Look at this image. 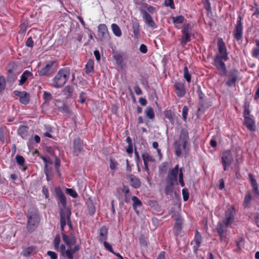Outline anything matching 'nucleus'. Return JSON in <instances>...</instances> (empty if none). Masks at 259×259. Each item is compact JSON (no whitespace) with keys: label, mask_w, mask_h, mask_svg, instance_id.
Returning a JSON list of instances; mask_svg holds the SVG:
<instances>
[{"label":"nucleus","mask_w":259,"mask_h":259,"mask_svg":"<svg viewBox=\"0 0 259 259\" xmlns=\"http://www.w3.org/2000/svg\"><path fill=\"white\" fill-rule=\"evenodd\" d=\"M219 53L213 59V65L219 70L220 74L223 76L226 75V67L225 62L229 59L227 48L222 39H219L218 41Z\"/></svg>","instance_id":"obj_1"},{"label":"nucleus","mask_w":259,"mask_h":259,"mask_svg":"<svg viewBox=\"0 0 259 259\" xmlns=\"http://www.w3.org/2000/svg\"><path fill=\"white\" fill-rule=\"evenodd\" d=\"M176 155L180 157L183 152H186L189 146V138L187 130H181L179 140L174 143Z\"/></svg>","instance_id":"obj_2"},{"label":"nucleus","mask_w":259,"mask_h":259,"mask_svg":"<svg viewBox=\"0 0 259 259\" xmlns=\"http://www.w3.org/2000/svg\"><path fill=\"white\" fill-rule=\"evenodd\" d=\"M70 75V69L68 67L59 70L52 80L51 85L55 88L62 87L69 79Z\"/></svg>","instance_id":"obj_3"},{"label":"nucleus","mask_w":259,"mask_h":259,"mask_svg":"<svg viewBox=\"0 0 259 259\" xmlns=\"http://www.w3.org/2000/svg\"><path fill=\"white\" fill-rule=\"evenodd\" d=\"M182 36L180 39L181 45L185 46L191 40L192 36L191 28L189 24H185L182 29Z\"/></svg>","instance_id":"obj_4"},{"label":"nucleus","mask_w":259,"mask_h":259,"mask_svg":"<svg viewBox=\"0 0 259 259\" xmlns=\"http://www.w3.org/2000/svg\"><path fill=\"white\" fill-rule=\"evenodd\" d=\"M60 225L62 230H64V227L68 225L70 228L72 227L70 221L71 212L69 210H63L60 209Z\"/></svg>","instance_id":"obj_5"},{"label":"nucleus","mask_w":259,"mask_h":259,"mask_svg":"<svg viewBox=\"0 0 259 259\" xmlns=\"http://www.w3.org/2000/svg\"><path fill=\"white\" fill-rule=\"evenodd\" d=\"M240 79L239 72L237 69H233L228 73V80L226 84L229 87L235 86L236 82Z\"/></svg>","instance_id":"obj_6"},{"label":"nucleus","mask_w":259,"mask_h":259,"mask_svg":"<svg viewBox=\"0 0 259 259\" xmlns=\"http://www.w3.org/2000/svg\"><path fill=\"white\" fill-rule=\"evenodd\" d=\"M221 159L224 170L226 171L233 162V156L231 151L230 150L224 151Z\"/></svg>","instance_id":"obj_7"},{"label":"nucleus","mask_w":259,"mask_h":259,"mask_svg":"<svg viewBox=\"0 0 259 259\" xmlns=\"http://www.w3.org/2000/svg\"><path fill=\"white\" fill-rule=\"evenodd\" d=\"M242 18L239 16L233 32L234 37L237 40H241L243 35V26L241 22Z\"/></svg>","instance_id":"obj_8"},{"label":"nucleus","mask_w":259,"mask_h":259,"mask_svg":"<svg viewBox=\"0 0 259 259\" xmlns=\"http://www.w3.org/2000/svg\"><path fill=\"white\" fill-rule=\"evenodd\" d=\"M140 13L143 15V19L144 22L152 29H155L157 28V26L153 20L151 16L149 14L147 11L144 9H141Z\"/></svg>","instance_id":"obj_9"},{"label":"nucleus","mask_w":259,"mask_h":259,"mask_svg":"<svg viewBox=\"0 0 259 259\" xmlns=\"http://www.w3.org/2000/svg\"><path fill=\"white\" fill-rule=\"evenodd\" d=\"M14 94L19 97V100L21 104L27 105L30 101L29 94L25 91H14Z\"/></svg>","instance_id":"obj_10"},{"label":"nucleus","mask_w":259,"mask_h":259,"mask_svg":"<svg viewBox=\"0 0 259 259\" xmlns=\"http://www.w3.org/2000/svg\"><path fill=\"white\" fill-rule=\"evenodd\" d=\"M38 224V218L35 214H32L28 217L27 225V229L28 231L32 232L37 226Z\"/></svg>","instance_id":"obj_11"},{"label":"nucleus","mask_w":259,"mask_h":259,"mask_svg":"<svg viewBox=\"0 0 259 259\" xmlns=\"http://www.w3.org/2000/svg\"><path fill=\"white\" fill-rule=\"evenodd\" d=\"M234 221V210L233 208H228L225 212L223 223L226 227H228Z\"/></svg>","instance_id":"obj_12"},{"label":"nucleus","mask_w":259,"mask_h":259,"mask_svg":"<svg viewBox=\"0 0 259 259\" xmlns=\"http://www.w3.org/2000/svg\"><path fill=\"white\" fill-rule=\"evenodd\" d=\"M98 36L101 40L109 38V34L106 25L100 24L98 27Z\"/></svg>","instance_id":"obj_13"},{"label":"nucleus","mask_w":259,"mask_h":259,"mask_svg":"<svg viewBox=\"0 0 259 259\" xmlns=\"http://www.w3.org/2000/svg\"><path fill=\"white\" fill-rule=\"evenodd\" d=\"M179 165H176L174 168L169 171L167 177V182L175 183L177 181L178 175H179Z\"/></svg>","instance_id":"obj_14"},{"label":"nucleus","mask_w":259,"mask_h":259,"mask_svg":"<svg viewBox=\"0 0 259 259\" xmlns=\"http://www.w3.org/2000/svg\"><path fill=\"white\" fill-rule=\"evenodd\" d=\"M175 93L179 97H184L186 94V89L184 83L182 82L177 81L174 84Z\"/></svg>","instance_id":"obj_15"},{"label":"nucleus","mask_w":259,"mask_h":259,"mask_svg":"<svg viewBox=\"0 0 259 259\" xmlns=\"http://www.w3.org/2000/svg\"><path fill=\"white\" fill-rule=\"evenodd\" d=\"M227 227L224 223H223L221 222H219L217 225L216 230L220 236L221 241H223L226 238L225 232L226 231Z\"/></svg>","instance_id":"obj_16"},{"label":"nucleus","mask_w":259,"mask_h":259,"mask_svg":"<svg viewBox=\"0 0 259 259\" xmlns=\"http://www.w3.org/2000/svg\"><path fill=\"white\" fill-rule=\"evenodd\" d=\"M54 62L48 63L44 67L39 71V74L41 76L47 75L53 71Z\"/></svg>","instance_id":"obj_17"},{"label":"nucleus","mask_w":259,"mask_h":259,"mask_svg":"<svg viewBox=\"0 0 259 259\" xmlns=\"http://www.w3.org/2000/svg\"><path fill=\"white\" fill-rule=\"evenodd\" d=\"M55 192L57 197L59 200V202L63 207H65L66 204V198L61 188L60 187H56L55 189Z\"/></svg>","instance_id":"obj_18"},{"label":"nucleus","mask_w":259,"mask_h":259,"mask_svg":"<svg viewBox=\"0 0 259 259\" xmlns=\"http://www.w3.org/2000/svg\"><path fill=\"white\" fill-rule=\"evenodd\" d=\"M62 239L63 241L69 247H71L76 243V238L73 235L68 236L65 234H63Z\"/></svg>","instance_id":"obj_19"},{"label":"nucleus","mask_w":259,"mask_h":259,"mask_svg":"<svg viewBox=\"0 0 259 259\" xmlns=\"http://www.w3.org/2000/svg\"><path fill=\"white\" fill-rule=\"evenodd\" d=\"M142 156L144 161L145 169L146 171H148V163L149 162H153L154 159L152 156L149 155L147 153H143Z\"/></svg>","instance_id":"obj_20"},{"label":"nucleus","mask_w":259,"mask_h":259,"mask_svg":"<svg viewBox=\"0 0 259 259\" xmlns=\"http://www.w3.org/2000/svg\"><path fill=\"white\" fill-rule=\"evenodd\" d=\"M32 76V73L28 71H25L21 76L20 79L19 80V84L23 85L28 79H31Z\"/></svg>","instance_id":"obj_21"},{"label":"nucleus","mask_w":259,"mask_h":259,"mask_svg":"<svg viewBox=\"0 0 259 259\" xmlns=\"http://www.w3.org/2000/svg\"><path fill=\"white\" fill-rule=\"evenodd\" d=\"M133 201V207L135 211L138 214L139 213V208H141L142 206L141 201L136 196H133L132 197Z\"/></svg>","instance_id":"obj_22"},{"label":"nucleus","mask_w":259,"mask_h":259,"mask_svg":"<svg viewBox=\"0 0 259 259\" xmlns=\"http://www.w3.org/2000/svg\"><path fill=\"white\" fill-rule=\"evenodd\" d=\"M244 124L250 131H254L255 130V122L252 118L246 117L244 118Z\"/></svg>","instance_id":"obj_23"},{"label":"nucleus","mask_w":259,"mask_h":259,"mask_svg":"<svg viewBox=\"0 0 259 259\" xmlns=\"http://www.w3.org/2000/svg\"><path fill=\"white\" fill-rule=\"evenodd\" d=\"M108 230L105 226H103L100 229L99 239L101 242L106 241L107 239Z\"/></svg>","instance_id":"obj_24"},{"label":"nucleus","mask_w":259,"mask_h":259,"mask_svg":"<svg viewBox=\"0 0 259 259\" xmlns=\"http://www.w3.org/2000/svg\"><path fill=\"white\" fill-rule=\"evenodd\" d=\"M128 179L132 187L135 188H138L140 187L141 185V182L138 178L136 177L134 175H131L129 176Z\"/></svg>","instance_id":"obj_25"},{"label":"nucleus","mask_w":259,"mask_h":259,"mask_svg":"<svg viewBox=\"0 0 259 259\" xmlns=\"http://www.w3.org/2000/svg\"><path fill=\"white\" fill-rule=\"evenodd\" d=\"M132 28L133 30L134 37L136 38H138L140 35V25L137 20L133 21Z\"/></svg>","instance_id":"obj_26"},{"label":"nucleus","mask_w":259,"mask_h":259,"mask_svg":"<svg viewBox=\"0 0 259 259\" xmlns=\"http://www.w3.org/2000/svg\"><path fill=\"white\" fill-rule=\"evenodd\" d=\"M202 240V237L201 234L198 231L195 232V239L193 241L194 243H195L194 247L197 249L200 246Z\"/></svg>","instance_id":"obj_27"},{"label":"nucleus","mask_w":259,"mask_h":259,"mask_svg":"<svg viewBox=\"0 0 259 259\" xmlns=\"http://www.w3.org/2000/svg\"><path fill=\"white\" fill-rule=\"evenodd\" d=\"M111 28L113 34L117 37H120L122 35V32L119 27L115 23L111 24Z\"/></svg>","instance_id":"obj_28"},{"label":"nucleus","mask_w":259,"mask_h":259,"mask_svg":"<svg viewBox=\"0 0 259 259\" xmlns=\"http://www.w3.org/2000/svg\"><path fill=\"white\" fill-rule=\"evenodd\" d=\"M36 249V247L35 246H31L25 248L23 250V255L25 256H29L30 254L34 252Z\"/></svg>","instance_id":"obj_29"},{"label":"nucleus","mask_w":259,"mask_h":259,"mask_svg":"<svg viewBox=\"0 0 259 259\" xmlns=\"http://www.w3.org/2000/svg\"><path fill=\"white\" fill-rule=\"evenodd\" d=\"M252 197L249 192H247L244 197L243 205L245 207H248L250 206Z\"/></svg>","instance_id":"obj_30"},{"label":"nucleus","mask_w":259,"mask_h":259,"mask_svg":"<svg viewBox=\"0 0 259 259\" xmlns=\"http://www.w3.org/2000/svg\"><path fill=\"white\" fill-rule=\"evenodd\" d=\"M74 152L76 154H78L82 149V146L81 144V141L79 139L77 138L74 140Z\"/></svg>","instance_id":"obj_31"},{"label":"nucleus","mask_w":259,"mask_h":259,"mask_svg":"<svg viewBox=\"0 0 259 259\" xmlns=\"http://www.w3.org/2000/svg\"><path fill=\"white\" fill-rule=\"evenodd\" d=\"M18 133L23 139H26L28 135L27 128L25 126L20 127Z\"/></svg>","instance_id":"obj_32"},{"label":"nucleus","mask_w":259,"mask_h":259,"mask_svg":"<svg viewBox=\"0 0 259 259\" xmlns=\"http://www.w3.org/2000/svg\"><path fill=\"white\" fill-rule=\"evenodd\" d=\"M142 9L145 10L149 14H153L156 12V8L147 4H143Z\"/></svg>","instance_id":"obj_33"},{"label":"nucleus","mask_w":259,"mask_h":259,"mask_svg":"<svg viewBox=\"0 0 259 259\" xmlns=\"http://www.w3.org/2000/svg\"><path fill=\"white\" fill-rule=\"evenodd\" d=\"M145 113L147 117L150 119H153L154 118L155 114L153 111V109L152 107H148L145 111Z\"/></svg>","instance_id":"obj_34"},{"label":"nucleus","mask_w":259,"mask_h":259,"mask_svg":"<svg viewBox=\"0 0 259 259\" xmlns=\"http://www.w3.org/2000/svg\"><path fill=\"white\" fill-rule=\"evenodd\" d=\"M174 24L177 26L178 24H180L183 23L184 17L183 16H177L172 18Z\"/></svg>","instance_id":"obj_35"},{"label":"nucleus","mask_w":259,"mask_h":259,"mask_svg":"<svg viewBox=\"0 0 259 259\" xmlns=\"http://www.w3.org/2000/svg\"><path fill=\"white\" fill-rule=\"evenodd\" d=\"M174 184V183H171L170 182H167V185L165 188V194L166 195L169 194L172 191Z\"/></svg>","instance_id":"obj_36"},{"label":"nucleus","mask_w":259,"mask_h":259,"mask_svg":"<svg viewBox=\"0 0 259 259\" xmlns=\"http://www.w3.org/2000/svg\"><path fill=\"white\" fill-rule=\"evenodd\" d=\"M73 92V88L72 87L67 85L65 87L63 90V94L66 96V97H68L71 96L72 93Z\"/></svg>","instance_id":"obj_37"},{"label":"nucleus","mask_w":259,"mask_h":259,"mask_svg":"<svg viewBox=\"0 0 259 259\" xmlns=\"http://www.w3.org/2000/svg\"><path fill=\"white\" fill-rule=\"evenodd\" d=\"M86 73H90L94 70V63L92 61H89L85 65Z\"/></svg>","instance_id":"obj_38"},{"label":"nucleus","mask_w":259,"mask_h":259,"mask_svg":"<svg viewBox=\"0 0 259 259\" xmlns=\"http://www.w3.org/2000/svg\"><path fill=\"white\" fill-rule=\"evenodd\" d=\"M88 207L89 208V212L90 214L93 215L95 212V208L92 200H89L88 202Z\"/></svg>","instance_id":"obj_39"},{"label":"nucleus","mask_w":259,"mask_h":259,"mask_svg":"<svg viewBox=\"0 0 259 259\" xmlns=\"http://www.w3.org/2000/svg\"><path fill=\"white\" fill-rule=\"evenodd\" d=\"M184 77L188 82H190L191 81V76L189 72V70L187 66H185L184 69Z\"/></svg>","instance_id":"obj_40"},{"label":"nucleus","mask_w":259,"mask_h":259,"mask_svg":"<svg viewBox=\"0 0 259 259\" xmlns=\"http://www.w3.org/2000/svg\"><path fill=\"white\" fill-rule=\"evenodd\" d=\"M182 225V220L181 219H177L175 224L174 229L176 230L178 232L180 231L181 226Z\"/></svg>","instance_id":"obj_41"},{"label":"nucleus","mask_w":259,"mask_h":259,"mask_svg":"<svg viewBox=\"0 0 259 259\" xmlns=\"http://www.w3.org/2000/svg\"><path fill=\"white\" fill-rule=\"evenodd\" d=\"M45 130L46 132L44 133V135L45 137H47L50 138H52V136L51 134V133L52 132V127L49 125H45Z\"/></svg>","instance_id":"obj_42"},{"label":"nucleus","mask_w":259,"mask_h":259,"mask_svg":"<svg viewBox=\"0 0 259 259\" xmlns=\"http://www.w3.org/2000/svg\"><path fill=\"white\" fill-rule=\"evenodd\" d=\"M66 192L68 194L74 198H75L78 196L76 192L72 189L67 188L66 189Z\"/></svg>","instance_id":"obj_43"},{"label":"nucleus","mask_w":259,"mask_h":259,"mask_svg":"<svg viewBox=\"0 0 259 259\" xmlns=\"http://www.w3.org/2000/svg\"><path fill=\"white\" fill-rule=\"evenodd\" d=\"M16 162L17 163L21 165V166H23L24 165V163H25V159L24 158V157L21 155H17L16 156Z\"/></svg>","instance_id":"obj_44"},{"label":"nucleus","mask_w":259,"mask_h":259,"mask_svg":"<svg viewBox=\"0 0 259 259\" xmlns=\"http://www.w3.org/2000/svg\"><path fill=\"white\" fill-rule=\"evenodd\" d=\"M54 244L56 249L59 250V247L60 242V237L59 235H57L54 240Z\"/></svg>","instance_id":"obj_45"},{"label":"nucleus","mask_w":259,"mask_h":259,"mask_svg":"<svg viewBox=\"0 0 259 259\" xmlns=\"http://www.w3.org/2000/svg\"><path fill=\"white\" fill-rule=\"evenodd\" d=\"M6 80L4 76H0V93H1L5 88Z\"/></svg>","instance_id":"obj_46"},{"label":"nucleus","mask_w":259,"mask_h":259,"mask_svg":"<svg viewBox=\"0 0 259 259\" xmlns=\"http://www.w3.org/2000/svg\"><path fill=\"white\" fill-rule=\"evenodd\" d=\"M183 198L184 201H187L189 197V194L188 190L186 188H184L182 190Z\"/></svg>","instance_id":"obj_47"},{"label":"nucleus","mask_w":259,"mask_h":259,"mask_svg":"<svg viewBox=\"0 0 259 259\" xmlns=\"http://www.w3.org/2000/svg\"><path fill=\"white\" fill-rule=\"evenodd\" d=\"M179 182L182 187L185 186V183L183 180V174L182 171V168H181L180 169V172H179Z\"/></svg>","instance_id":"obj_48"},{"label":"nucleus","mask_w":259,"mask_h":259,"mask_svg":"<svg viewBox=\"0 0 259 259\" xmlns=\"http://www.w3.org/2000/svg\"><path fill=\"white\" fill-rule=\"evenodd\" d=\"M164 5L165 6L169 7L171 9H175V5L173 0H165Z\"/></svg>","instance_id":"obj_49"},{"label":"nucleus","mask_w":259,"mask_h":259,"mask_svg":"<svg viewBox=\"0 0 259 259\" xmlns=\"http://www.w3.org/2000/svg\"><path fill=\"white\" fill-rule=\"evenodd\" d=\"M188 112V108L186 106H185L182 109V116L185 120L187 119Z\"/></svg>","instance_id":"obj_50"},{"label":"nucleus","mask_w":259,"mask_h":259,"mask_svg":"<svg viewBox=\"0 0 259 259\" xmlns=\"http://www.w3.org/2000/svg\"><path fill=\"white\" fill-rule=\"evenodd\" d=\"M103 244H104V246L105 248L107 250H108V251H109L110 252H111L112 253H114V252L112 249V247L110 244H109L106 241L103 242Z\"/></svg>","instance_id":"obj_51"},{"label":"nucleus","mask_w":259,"mask_h":259,"mask_svg":"<svg viewBox=\"0 0 259 259\" xmlns=\"http://www.w3.org/2000/svg\"><path fill=\"white\" fill-rule=\"evenodd\" d=\"M122 191L124 193L125 199L127 200L130 197V195H129L130 190L128 188V187H127L126 186H123V189H122Z\"/></svg>","instance_id":"obj_52"},{"label":"nucleus","mask_w":259,"mask_h":259,"mask_svg":"<svg viewBox=\"0 0 259 259\" xmlns=\"http://www.w3.org/2000/svg\"><path fill=\"white\" fill-rule=\"evenodd\" d=\"M251 183L253 191L256 192L257 191V184L256 180L252 178H251Z\"/></svg>","instance_id":"obj_53"},{"label":"nucleus","mask_w":259,"mask_h":259,"mask_svg":"<svg viewBox=\"0 0 259 259\" xmlns=\"http://www.w3.org/2000/svg\"><path fill=\"white\" fill-rule=\"evenodd\" d=\"M73 253H74V252H73V250L71 248L68 249L67 250L65 251L66 255L69 259L73 258Z\"/></svg>","instance_id":"obj_54"},{"label":"nucleus","mask_w":259,"mask_h":259,"mask_svg":"<svg viewBox=\"0 0 259 259\" xmlns=\"http://www.w3.org/2000/svg\"><path fill=\"white\" fill-rule=\"evenodd\" d=\"M26 46L28 47L32 48L33 46V41L31 37H29L27 38L26 41Z\"/></svg>","instance_id":"obj_55"},{"label":"nucleus","mask_w":259,"mask_h":259,"mask_svg":"<svg viewBox=\"0 0 259 259\" xmlns=\"http://www.w3.org/2000/svg\"><path fill=\"white\" fill-rule=\"evenodd\" d=\"M47 254L51 259H57V255L55 252L48 251Z\"/></svg>","instance_id":"obj_56"},{"label":"nucleus","mask_w":259,"mask_h":259,"mask_svg":"<svg viewBox=\"0 0 259 259\" xmlns=\"http://www.w3.org/2000/svg\"><path fill=\"white\" fill-rule=\"evenodd\" d=\"M259 55V48H254L252 50V56L257 58Z\"/></svg>","instance_id":"obj_57"},{"label":"nucleus","mask_w":259,"mask_h":259,"mask_svg":"<svg viewBox=\"0 0 259 259\" xmlns=\"http://www.w3.org/2000/svg\"><path fill=\"white\" fill-rule=\"evenodd\" d=\"M139 50L141 53L146 54L147 52V47L145 45L142 44L140 47Z\"/></svg>","instance_id":"obj_58"},{"label":"nucleus","mask_w":259,"mask_h":259,"mask_svg":"<svg viewBox=\"0 0 259 259\" xmlns=\"http://www.w3.org/2000/svg\"><path fill=\"white\" fill-rule=\"evenodd\" d=\"M165 116L169 120L172 119L171 112L170 110H166L164 111Z\"/></svg>","instance_id":"obj_59"},{"label":"nucleus","mask_w":259,"mask_h":259,"mask_svg":"<svg viewBox=\"0 0 259 259\" xmlns=\"http://www.w3.org/2000/svg\"><path fill=\"white\" fill-rule=\"evenodd\" d=\"M117 165V162L114 161L113 160H110V168L111 169H115L116 168V166Z\"/></svg>","instance_id":"obj_60"},{"label":"nucleus","mask_w":259,"mask_h":259,"mask_svg":"<svg viewBox=\"0 0 259 259\" xmlns=\"http://www.w3.org/2000/svg\"><path fill=\"white\" fill-rule=\"evenodd\" d=\"M134 91L137 95H140L142 94V91L140 88L137 85L134 87Z\"/></svg>","instance_id":"obj_61"},{"label":"nucleus","mask_w":259,"mask_h":259,"mask_svg":"<svg viewBox=\"0 0 259 259\" xmlns=\"http://www.w3.org/2000/svg\"><path fill=\"white\" fill-rule=\"evenodd\" d=\"M114 58L117 64H120L121 63L122 57L120 55H115Z\"/></svg>","instance_id":"obj_62"},{"label":"nucleus","mask_w":259,"mask_h":259,"mask_svg":"<svg viewBox=\"0 0 259 259\" xmlns=\"http://www.w3.org/2000/svg\"><path fill=\"white\" fill-rule=\"evenodd\" d=\"M86 100L85 94L81 92L80 95V101L81 103H83L85 102Z\"/></svg>","instance_id":"obj_63"},{"label":"nucleus","mask_w":259,"mask_h":259,"mask_svg":"<svg viewBox=\"0 0 259 259\" xmlns=\"http://www.w3.org/2000/svg\"><path fill=\"white\" fill-rule=\"evenodd\" d=\"M94 54L96 57V59L98 61H99L100 60V53H99V51H98V50L95 51L94 52Z\"/></svg>","instance_id":"obj_64"}]
</instances>
